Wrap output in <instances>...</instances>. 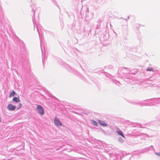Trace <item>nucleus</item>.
<instances>
[{
  "mask_svg": "<svg viewBox=\"0 0 160 160\" xmlns=\"http://www.w3.org/2000/svg\"><path fill=\"white\" fill-rule=\"evenodd\" d=\"M2 7L0 5V16H2Z\"/></svg>",
  "mask_w": 160,
  "mask_h": 160,
  "instance_id": "nucleus-10",
  "label": "nucleus"
},
{
  "mask_svg": "<svg viewBox=\"0 0 160 160\" xmlns=\"http://www.w3.org/2000/svg\"><path fill=\"white\" fill-rule=\"evenodd\" d=\"M99 123L101 125L104 126H107V124L105 122H104L103 121H102L101 120H99Z\"/></svg>",
  "mask_w": 160,
  "mask_h": 160,
  "instance_id": "nucleus-5",
  "label": "nucleus"
},
{
  "mask_svg": "<svg viewBox=\"0 0 160 160\" xmlns=\"http://www.w3.org/2000/svg\"><path fill=\"white\" fill-rule=\"evenodd\" d=\"M54 123L55 125L58 126H62V123L59 120V119L55 117L54 120Z\"/></svg>",
  "mask_w": 160,
  "mask_h": 160,
  "instance_id": "nucleus-2",
  "label": "nucleus"
},
{
  "mask_svg": "<svg viewBox=\"0 0 160 160\" xmlns=\"http://www.w3.org/2000/svg\"><path fill=\"white\" fill-rule=\"evenodd\" d=\"M1 122V117H0V122Z\"/></svg>",
  "mask_w": 160,
  "mask_h": 160,
  "instance_id": "nucleus-14",
  "label": "nucleus"
},
{
  "mask_svg": "<svg viewBox=\"0 0 160 160\" xmlns=\"http://www.w3.org/2000/svg\"><path fill=\"white\" fill-rule=\"evenodd\" d=\"M147 71H153L154 70L152 68H148L147 69Z\"/></svg>",
  "mask_w": 160,
  "mask_h": 160,
  "instance_id": "nucleus-8",
  "label": "nucleus"
},
{
  "mask_svg": "<svg viewBox=\"0 0 160 160\" xmlns=\"http://www.w3.org/2000/svg\"><path fill=\"white\" fill-rule=\"evenodd\" d=\"M156 154L158 155V156H160V153H156Z\"/></svg>",
  "mask_w": 160,
  "mask_h": 160,
  "instance_id": "nucleus-12",
  "label": "nucleus"
},
{
  "mask_svg": "<svg viewBox=\"0 0 160 160\" xmlns=\"http://www.w3.org/2000/svg\"><path fill=\"white\" fill-rule=\"evenodd\" d=\"M7 108L9 110L13 111L16 109V106H13L12 104H9L8 105Z\"/></svg>",
  "mask_w": 160,
  "mask_h": 160,
  "instance_id": "nucleus-3",
  "label": "nucleus"
},
{
  "mask_svg": "<svg viewBox=\"0 0 160 160\" xmlns=\"http://www.w3.org/2000/svg\"><path fill=\"white\" fill-rule=\"evenodd\" d=\"M119 141H120L121 142H122L124 141V140H122L121 138H119Z\"/></svg>",
  "mask_w": 160,
  "mask_h": 160,
  "instance_id": "nucleus-11",
  "label": "nucleus"
},
{
  "mask_svg": "<svg viewBox=\"0 0 160 160\" xmlns=\"http://www.w3.org/2000/svg\"><path fill=\"white\" fill-rule=\"evenodd\" d=\"M20 108V105L18 106V109Z\"/></svg>",
  "mask_w": 160,
  "mask_h": 160,
  "instance_id": "nucleus-13",
  "label": "nucleus"
},
{
  "mask_svg": "<svg viewBox=\"0 0 160 160\" xmlns=\"http://www.w3.org/2000/svg\"><path fill=\"white\" fill-rule=\"evenodd\" d=\"M117 133L119 135L121 136L122 137L124 138H125V136L123 135V133L122 132L121 130H119V129H118V130L117 131Z\"/></svg>",
  "mask_w": 160,
  "mask_h": 160,
  "instance_id": "nucleus-4",
  "label": "nucleus"
},
{
  "mask_svg": "<svg viewBox=\"0 0 160 160\" xmlns=\"http://www.w3.org/2000/svg\"><path fill=\"white\" fill-rule=\"evenodd\" d=\"M92 123L95 126H97L98 124H97V122H95V121H94V120H92Z\"/></svg>",
  "mask_w": 160,
  "mask_h": 160,
  "instance_id": "nucleus-9",
  "label": "nucleus"
},
{
  "mask_svg": "<svg viewBox=\"0 0 160 160\" xmlns=\"http://www.w3.org/2000/svg\"><path fill=\"white\" fill-rule=\"evenodd\" d=\"M16 92L13 90L12 92L10 93L9 97V98H11L12 97L14 96L15 95H16Z\"/></svg>",
  "mask_w": 160,
  "mask_h": 160,
  "instance_id": "nucleus-6",
  "label": "nucleus"
},
{
  "mask_svg": "<svg viewBox=\"0 0 160 160\" xmlns=\"http://www.w3.org/2000/svg\"><path fill=\"white\" fill-rule=\"evenodd\" d=\"M13 101L16 102H19L20 101L18 98L17 97H14L13 98Z\"/></svg>",
  "mask_w": 160,
  "mask_h": 160,
  "instance_id": "nucleus-7",
  "label": "nucleus"
},
{
  "mask_svg": "<svg viewBox=\"0 0 160 160\" xmlns=\"http://www.w3.org/2000/svg\"><path fill=\"white\" fill-rule=\"evenodd\" d=\"M37 109L39 113L41 115H43L44 114V112L43 108L40 105H38L37 107Z\"/></svg>",
  "mask_w": 160,
  "mask_h": 160,
  "instance_id": "nucleus-1",
  "label": "nucleus"
}]
</instances>
